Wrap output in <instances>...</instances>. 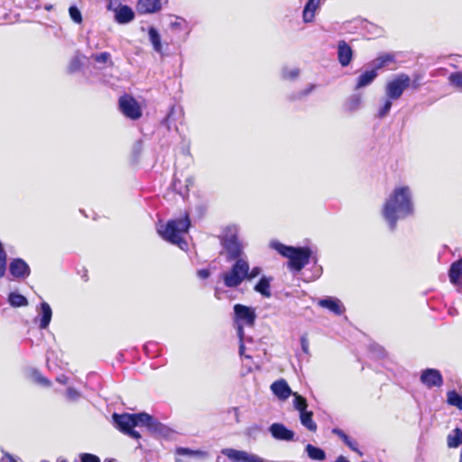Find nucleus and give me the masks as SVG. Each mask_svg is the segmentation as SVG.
Instances as JSON below:
<instances>
[{"mask_svg": "<svg viewBox=\"0 0 462 462\" xmlns=\"http://www.w3.org/2000/svg\"><path fill=\"white\" fill-rule=\"evenodd\" d=\"M234 313L236 322H244L247 326H253L256 319L254 309L243 304L234 306Z\"/></svg>", "mask_w": 462, "mask_h": 462, "instance_id": "nucleus-11", "label": "nucleus"}, {"mask_svg": "<svg viewBox=\"0 0 462 462\" xmlns=\"http://www.w3.org/2000/svg\"><path fill=\"white\" fill-rule=\"evenodd\" d=\"M362 106V97L360 94H354L349 97L347 101L345 104V109L347 112H356L361 108Z\"/></svg>", "mask_w": 462, "mask_h": 462, "instance_id": "nucleus-31", "label": "nucleus"}, {"mask_svg": "<svg viewBox=\"0 0 462 462\" xmlns=\"http://www.w3.org/2000/svg\"><path fill=\"white\" fill-rule=\"evenodd\" d=\"M393 106V99H390L386 97L383 100V105L378 108L376 117L379 119H383L386 117Z\"/></svg>", "mask_w": 462, "mask_h": 462, "instance_id": "nucleus-36", "label": "nucleus"}, {"mask_svg": "<svg viewBox=\"0 0 462 462\" xmlns=\"http://www.w3.org/2000/svg\"><path fill=\"white\" fill-rule=\"evenodd\" d=\"M40 314L41 319L39 328L41 329H46L49 327L52 317L51 308L46 301H42L40 304Z\"/></svg>", "mask_w": 462, "mask_h": 462, "instance_id": "nucleus-20", "label": "nucleus"}, {"mask_svg": "<svg viewBox=\"0 0 462 462\" xmlns=\"http://www.w3.org/2000/svg\"><path fill=\"white\" fill-rule=\"evenodd\" d=\"M220 244L226 252V259L232 262L243 258L244 248L238 239V226L236 225L226 226L219 237Z\"/></svg>", "mask_w": 462, "mask_h": 462, "instance_id": "nucleus-5", "label": "nucleus"}, {"mask_svg": "<svg viewBox=\"0 0 462 462\" xmlns=\"http://www.w3.org/2000/svg\"><path fill=\"white\" fill-rule=\"evenodd\" d=\"M394 60V55L392 53H384L376 59H374L371 62V67L373 69H375L377 72L379 69L388 66L391 62Z\"/></svg>", "mask_w": 462, "mask_h": 462, "instance_id": "nucleus-25", "label": "nucleus"}, {"mask_svg": "<svg viewBox=\"0 0 462 462\" xmlns=\"http://www.w3.org/2000/svg\"><path fill=\"white\" fill-rule=\"evenodd\" d=\"M148 36H149V40L152 45L154 51H156L158 53H162V41H161V35H160L158 30L153 26H150L148 28Z\"/></svg>", "mask_w": 462, "mask_h": 462, "instance_id": "nucleus-27", "label": "nucleus"}, {"mask_svg": "<svg viewBox=\"0 0 462 462\" xmlns=\"http://www.w3.org/2000/svg\"><path fill=\"white\" fill-rule=\"evenodd\" d=\"M305 452L312 460L323 461L326 459V452L322 448L311 444L306 445Z\"/></svg>", "mask_w": 462, "mask_h": 462, "instance_id": "nucleus-28", "label": "nucleus"}, {"mask_svg": "<svg viewBox=\"0 0 462 462\" xmlns=\"http://www.w3.org/2000/svg\"><path fill=\"white\" fill-rule=\"evenodd\" d=\"M134 19V12L133 9L126 5H122L115 12V21L119 24H125Z\"/></svg>", "mask_w": 462, "mask_h": 462, "instance_id": "nucleus-17", "label": "nucleus"}, {"mask_svg": "<svg viewBox=\"0 0 462 462\" xmlns=\"http://www.w3.org/2000/svg\"><path fill=\"white\" fill-rule=\"evenodd\" d=\"M332 432L338 436L351 450L357 452L360 456H362V452L359 451L357 442L348 437L342 430L336 428L332 430Z\"/></svg>", "mask_w": 462, "mask_h": 462, "instance_id": "nucleus-26", "label": "nucleus"}, {"mask_svg": "<svg viewBox=\"0 0 462 462\" xmlns=\"http://www.w3.org/2000/svg\"><path fill=\"white\" fill-rule=\"evenodd\" d=\"M190 220L188 214L182 217L170 219L165 225H162L157 228L160 236L171 244L177 245L180 249L184 250L188 244L182 238V236L189 231Z\"/></svg>", "mask_w": 462, "mask_h": 462, "instance_id": "nucleus-3", "label": "nucleus"}, {"mask_svg": "<svg viewBox=\"0 0 462 462\" xmlns=\"http://www.w3.org/2000/svg\"><path fill=\"white\" fill-rule=\"evenodd\" d=\"M107 2L106 9L109 11H113L114 13L117 8H119L122 4L120 0H106Z\"/></svg>", "mask_w": 462, "mask_h": 462, "instance_id": "nucleus-46", "label": "nucleus"}, {"mask_svg": "<svg viewBox=\"0 0 462 462\" xmlns=\"http://www.w3.org/2000/svg\"><path fill=\"white\" fill-rule=\"evenodd\" d=\"M271 247L276 250L283 257L288 258V267L294 272L301 271L311 258V250L310 247H295L285 245L278 241H272Z\"/></svg>", "mask_w": 462, "mask_h": 462, "instance_id": "nucleus-4", "label": "nucleus"}, {"mask_svg": "<svg viewBox=\"0 0 462 462\" xmlns=\"http://www.w3.org/2000/svg\"><path fill=\"white\" fill-rule=\"evenodd\" d=\"M57 381L62 384H66L68 383V377L62 374L57 377Z\"/></svg>", "mask_w": 462, "mask_h": 462, "instance_id": "nucleus-56", "label": "nucleus"}, {"mask_svg": "<svg viewBox=\"0 0 462 462\" xmlns=\"http://www.w3.org/2000/svg\"><path fill=\"white\" fill-rule=\"evenodd\" d=\"M112 419L116 427L124 434L134 439H140L141 434L135 427H145L153 435H167L169 429L146 412L137 413H114Z\"/></svg>", "mask_w": 462, "mask_h": 462, "instance_id": "nucleus-2", "label": "nucleus"}, {"mask_svg": "<svg viewBox=\"0 0 462 462\" xmlns=\"http://www.w3.org/2000/svg\"><path fill=\"white\" fill-rule=\"evenodd\" d=\"M107 462H113L112 460H107Z\"/></svg>", "mask_w": 462, "mask_h": 462, "instance_id": "nucleus-59", "label": "nucleus"}, {"mask_svg": "<svg viewBox=\"0 0 462 462\" xmlns=\"http://www.w3.org/2000/svg\"><path fill=\"white\" fill-rule=\"evenodd\" d=\"M6 272V263H0V279L5 276Z\"/></svg>", "mask_w": 462, "mask_h": 462, "instance_id": "nucleus-55", "label": "nucleus"}, {"mask_svg": "<svg viewBox=\"0 0 462 462\" xmlns=\"http://www.w3.org/2000/svg\"><path fill=\"white\" fill-rule=\"evenodd\" d=\"M121 113L131 120H137L142 116L139 103L130 95H124L118 100Z\"/></svg>", "mask_w": 462, "mask_h": 462, "instance_id": "nucleus-8", "label": "nucleus"}, {"mask_svg": "<svg viewBox=\"0 0 462 462\" xmlns=\"http://www.w3.org/2000/svg\"><path fill=\"white\" fill-rule=\"evenodd\" d=\"M420 382L428 388L440 387L443 384V377L438 369L427 368L421 372Z\"/></svg>", "mask_w": 462, "mask_h": 462, "instance_id": "nucleus-12", "label": "nucleus"}, {"mask_svg": "<svg viewBox=\"0 0 462 462\" xmlns=\"http://www.w3.org/2000/svg\"><path fill=\"white\" fill-rule=\"evenodd\" d=\"M42 462H48V461L43 460V461H42Z\"/></svg>", "mask_w": 462, "mask_h": 462, "instance_id": "nucleus-61", "label": "nucleus"}, {"mask_svg": "<svg viewBox=\"0 0 462 462\" xmlns=\"http://www.w3.org/2000/svg\"><path fill=\"white\" fill-rule=\"evenodd\" d=\"M371 350L374 351V354L379 358H383L385 356L384 349L381 346H379V345H372L371 346Z\"/></svg>", "mask_w": 462, "mask_h": 462, "instance_id": "nucleus-48", "label": "nucleus"}, {"mask_svg": "<svg viewBox=\"0 0 462 462\" xmlns=\"http://www.w3.org/2000/svg\"><path fill=\"white\" fill-rule=\"evenodd\" d=\"M312 417L313 412L306 410L305 411L300 413V421L301 425L308 430L316 432L318 426L317 423L313 420Z\"/></svg>", "mask_w": 462, "mask_h": 462, "instance_id": "nucleus-24", "label": "nucleus"}, {"mask_svg": "<svg viewBox=\"0 0 462 462\" xmlns=\"http://www.w3.org/2000/svg\"><path fill=\"white\" fill-rule=\"evenodd\" d=\"M31 376L35 383L42 386L51 385V382L46 377H44L37 369L32 370Z\"/></svg>", "mask_w": 462, "mask_h": 462, "instance_id": "nucleus-37", "label": "nucleus"}, {"mask_svg": "<svg viewBox=\"0 0 462 462\" xmlns=\"http://www.w3.org/2000/svg\"><path fill=\"white\" fill-rule=\"evenodd\" d=\"M0 245H2V243L0 242Z\"/></svg>", "mask_w": 462, "mask_h": 462, "instance_id": "nucleus-62", "label": "nucleus"}, {"mask_svg": "<svg viewBox=\"0 0 462 462\" xmlns=\"http://www.w3.org/2000/svg\"><path fill=\"white\" fill-rule=\"evenodd\" d=\"M447 402L449 405L462 410V396L455 390L448 391L447 393Z\"/></svg>", "mask_w": 462, "mask_h": 462, "instance_id": "nucleus-35", "label": "nucleus"}, {"mask_svg": "<svg viewBox=\"0 0 462 462\" xmlns=\"http://www.w3.org/2000/svg\"><path fill=\"white\" fill-rule=\"evenodd\" d=\"M271 390L282 401L287 400L293 393L287 382L283 379L273 382L271 385Z\"/></svg>", "mask_w": 462, "mask_h": 462, "instance_id": "nucleus-16", "label": "nucleus"}, {"mask_svg": "<svg viewBox=\"0 0 462 462\" xmlns=\"http://www.w3.org/2000/svg\"><path fill=\"white\" fill-rule=\"evenodd\" d=\"M353 58V51L350 45L345 41H339L337 44V60L342 67L350 64Z\"/></svg>", "mask_w": 462, "mask_h": 462, "instance_id": "nucleus-15", "label": "nucleus"}, {"mask_svg": "<svg viewBox=\"0 0 462 462\" xmlns=\"http://www.w3.org/2000/svg\"><path fill=\"white\" fill-rule=\"evenodd\" d=\"M249 263L246 258L235 260L231 268L220 274L224 285L227 288H236L246 280L248 274Z\"/></svg>", "mask_w": 462, "mask_h": 462, "instance_id": "nucleus-6", "label": "nucleus"}, {"mask_svg": "<svg viewBox=\"0 0 462 462\" xmlns=\"http://www.w3.org/2000/svg\"><path fill=\"white\" fill-rule=\"evenodd\" d=\"M222 454L226 456L233 462H271L255 454L234 448H225L222 450Z\"/></svg>", "mask_w": 462, "mask_h": 462, "instance_id": "nucleus-9", "label": "nucleus"}, {"mask_svg": "<svg viewBox=\"0 0 462 462\" xmlns=\"http://www.w3.org/2000/svg\"><path fill=\"white\" fill-rule=\"evenodd\" d=\"M90 58L97 63L104 64L108 67L114 66V62L111 59V54L107 51L92 54Z\"/></svg>", "mask_w": 462, "mask_h": 462, "instance_id": "nucleus-32", "label": "nucleus"}, {"mask_svg": "<svg viewBox=\"0 0 462 462\" xmlns=\"http://www.w3.org/2000/svg\"><path fill=\"white\" fill-rule=\"evenodd\" d=\"M186 24L185 20L177 17L174 22L171 23V28L176 31H181Z\"/></svg>", "mask_w": 462, "mask_h": 462, "instance_id": "nucleus-45", "label": "nucleus"}, {"mask_svg": "<svg viewBox=\"0 0 462 462\" xmlns=\"http://www.w3.org/2000/svg\"><path fill=\"white\" fill-rule=\"evenodd\" d=\"M161 8V0H139L137 3V10L141 14H153Z\"/></svg>", "mask_w": 462, "mask_h": 462, "instance_id": "nucleus-19", "label": "nucleus"}, {"mask_svg": "<svg viewBox=\"0 0 462 462\" xmlns=\"http://www.w3.org/2000/svg\"><path fill=\"white\" fill-rule=\"evenodd\" d=\"M411 85L414 89H417L419 88V84L415 81H413Z\"/></svg>", "mask_w": 462, "mask_h": 462, "instance_id": "nucleus-58", "label": "nucleus"}, {"mask_svg": "<svg viewBox=\"0 0 462 462\" xmlns=\"http://www.w3.org/2000/svg\"><path fill=\"white\" fill-rule=\"evenodd\" d=\"M300 74V69L297 68L294 69H282V78L285 79L293 80L298 78Z\"/></svg>", "mask_w": 462, "mask_h": 462, "instance_id": "nucleus-40", "label": "nucleus"}, {"mask_svg": "<svg viewBox=\"0 0 462 462\" xmlns=\"http://www.w3.org/2000/svg\"><path fill=\"white\" fill-rule=\"evenodd\" d=\"M411 78L405 74H398L385 85V95L393 100L399 99L403 92L411 86Z\"/></svg>", "mask_w": 462, "mask_h": 462, "instance_id": "nucleus-7", "label": "nucleus"}, {"mask_svg": "<svg viewBox=\"0 0 462 462\" xmlns=\"http://www.w3.org/2000/svg\"><path fill=\"white\" fill-rule=\"evenodd\" d=\"M448 277L452 284H462V257L451 263L448 270Z\"/></svg>", "mask_w": 462, "mask_h": 462, "instance_id": "nucleus-18", "label": "nucleus"}, {"mask_svg": "<svg viewBox=\"0 0 462 462\" xmlns=\"http://www.w3.org/2000/svg\"><path fill=\"white\" fill-rule=\"evenodd\" d=\"M273 277L262 276L258 282L254 285V291L265 298H270L271 293V282Z\"/></svg>", "mask_w": 462, "mask_h": 462, "instance_id": "nucleus-22", "label": "nucleus"}, {"mask_svg": "<svg viewBox=\"0 0 462 462\" xmlns=\"http://www.w3.org/2000/svg\"><path fill=\"white\" fill-rule=\"evenodd\" d=\"M300 346L301 349L304 353L309 354V340L307 338V336H301L300 337Z\"/></svg>", "mask_w": 462, "mask_h": 462, "instance_id": "nucleus-49", "label": "nucleus"}, {"mask_svg": "<svg viewBox=\"0 0 462 462\" xmlns=\"http://www.w3.org/2000/svg\"><path fill=\"white\" fill-rule=\"evenodd\" d=\"M262 272V269L258 266L253 267L251 270H248V274L246 276L247 281H251L257 277Z\"/></svg>", "mask_w": 462, "mask_h": 462, "instance_id": "nucleus-47", "label": "nucleus"}, {"mask_svg": "<svg viewBox=\"0 0 462 462\" xmlns=\"http://www.w3.org/2000/svg\"><path fill=\"white\" fill-rule=\"evenodd\" d=\"M7 300L10 306L14 308L25 307L29 303L25 296L15 291H12L8 294Z\"/></svg>", "mask_w": 462, "mask_h": 462, "instance_id": "nucleus-29", "label": "nucleus"}, {"mask_svg": "<svg viewBox=\"0 0 462 462\" xmlns=\"http://www.w3.org/2000/svg\"><path fill=\"white\" fill-rule=\"evenodd\" d=\"M449 82L456 88H462V73L454 72L448 77Z\"/></svg>", "mask_w": 462, "mask_h": 462, "instance_id": "nucleus-41", "label": "nucleus"}, {"mask_svg": "<svg viewBox=\"0 0 462 462\" xmlns=\"http://www.w3.org/2000/svg\"><path fill=\"white\" fill-rule=\"evenodd\" d=\"M321 0H308L303 9V21L310 23L315 16V11L319 6Z\"/></svg>", "mask_w": 462, "mask_h": 462, "instance_id": "nucleus-23", "label": "nucleus"}, {"mask_svg": "<svg viewBox=\"0 0 462 462\" xmlns=\"http://www.w3.org/2000/svg\"><path fill=\"white\" fill-rule=\"evenodd\" d=\"M377 76L378 72H376L375 69H371L364 71L357 78L356 89H360L371 85Z\"/></svg>", "mask_w": 462, "mask_h": 462, "instance_id": "nucleus-21", "label": "nucleus"}, {"mask_svg": "<svg viewBox=\"0 0 462 462\" xmlns=\"http://www.w3.org/2000/svg\"><path fill=\"white\" fill-rule=\"evenodd\" d=\"M0 263H7V254L3 245H0Z\"/></svg>", "mask_w": 462, "mask_h": 462, "instance_id": "nucleus-52", "label": "nucleus"}, {"mask_svg": "<svg viewBox=\"0 0 462 462\" xmlns=\"http://www.w3.org/2000/svg\"><path fill=\"white\" fill-rule=\"evenodd\" d=\"M245 344H244V341L240 342V346H239V355L241 356H245V358H251L250 356H247L245 354Z\"/></svg>", "mask_w": 462, "mask_h": 462, "instance_id": "nucleus-53", "label": "nucleus"}, {"mask_svg": "<svg viewBox=\"0 0 462 462\" xmlns=\"http://www.w3.org/2000/svg\"><path fill=\"white\" fill-rule=\"evenodd\" d=\"M69 14L71 18V20L76 23H81L82 22V15L80 10L75 6L72 5L69 8Z\"/></svg>", "mask_w": 462, "mask_h": 462, "instance_id": "nucleus-38", "label": "nucleus"}, {"mask_svg": "<svg viewBox=\"0 0 462 462\" xmlns=\"http://www.w3.org/2000/svg\"><path fill=\"white\" fill-rule=\"evenodd\" d=\"M173 113V107L171 108V111L168 113V115L166 116L165 118H163V120L162 121V124L163 125H165L168 130L171 129V126H170V120H171V114Z\"/></svg>", "mask_w": 462, "mask_h": 462, "instance_id": "nucleus-51", "label": "nucleus"}, {"mask_svg": "<svg viewBox=\"0 0 462 462\" xmlns=\"http://www.w3.org/2000/svg\"><path fill=\"white\" fill-rule=\"evenodd\" d=\"M414 206L411 190L407 186L396 187L385 199L382 215L389 228L393 231L397 222L412 216Z\"/></svg>", "mask_w": 462, "mask_h": 462, "instance_id": "nucleus-1", "label": "nucleus"}, {"mask_svg": "<svg viewBox=\"0 0 462 462\" xmlns=\"http://www.w3.org/2000/svg\"><path fill=\"white\" fill-rule=\"evenodd\" d=\"M319 306L328 310L335 315H342L346 309L341 300L336 297L327 296L323 299L319 300Z\"/></svg>", "mask_w": 462, "mask_h": 462, "instance_id": "nucleus-14", "label": "nucleus"}, {"mask_svg": "<svg viewBox=\"0 0 462 462\" xmlns=\"http://www.w3.org/2000/svg\"><path fill=\"white\" fill-rule=\"evenodd\" d=\"M81 462H100V459L97 456L90 454V453H83L80 455Z\"/></svg>", "mask_w": 462, "mask_h": 462, "instance_id": "nucleus-44", "label": "nucleus"}, {"mask_svg": "<svg viewBox=\"0 0 462 462\" xmlns=\"http://www.w3.org/2000/svg\"><path fill=\"white\" fill-rule=\"evenodd\" d=\"M197 274L199 278L205 280L210 276V271L208 269H200Z\"/></svg>", "mask_w": 462, "mask_h": 462, "instance_id": "nucleus-50", "label": "nucleus"}, {"mask_svg": "<svg viewBox=\"0 0 462 462\" xmlns=\"http://www.w3.org/2000/svg\"><path fill=\"white\" fill-rule=\"evenodd\" d=\"M462 444V430L458 428L455 429L451 434L448 436V445L449 448H457Z\"/></svg>", "mask_w": 462, "mask_h": 462, "instance_id": "nucleus-33", "label": "nucleus"}, {"mask_svg": "<svg viewBox=\"0 0 462 462\" xmlns=\"http://www.w3.org/2000/svg\"><path fill=\"white\" fill-rule=\"evenodd\" d=\"M177 454L180 456H187L190 457H196L199 459H205L208 457V453L204 450H194L189 448H177Z\"/></svg>", "mask_w": 462, "mask_h": 462, "instance_id": "nucleus-30", "label": "nucleus"}, {"mask_svg": "<svg viewBox=\"0 0 462 462\" xmlns=\"http://www.w3.org/2000/svg\"><path fill=\"white\" fill-rule=\"evenodd\" d=\"M315 88H316V85L310 84V86H308V88L300 91L297 95L293 96L291 98L292 99H300L305 96H308L315 89Z\"/></svg>", "mask_w": 462, "mask_h": 462, "instance_id": "nucleus-43", "label": "nucleus"}, {"mask_svg": "<svg viewBox=\"0 0 462 462\" xmlns=\"http://www.w3.org/2000/svg\"><path fill=\"white\" fill-rule=\"evenodd\" d=\"M291 395L293 396L292 403L294 409L297 410L300 413L305 411L308 407L306 398L298 393H293Z\"/></svg>", "mask_w": 462, "mask_h": 462, "instance_id": "nucleus-34", "label": "nucleus"}, {"mask_svg": "<svg viewBox=\"0 0 462 462\" xmlns=\"http://www.w3.org/2000/svg\"><path fill=\"white\" fill-rule=\"evenodd\" d=\"M335 462H350V461L346 457L339 456V457H337Z\"/></svg>", "mask_w": 462, "mask_h": 462, "instance_id": "nucleus-57", "label": "nucleus"}, {"mask_svg": "<svg viewBox=\"0 0 462 462\" xmlns=\"http://www.w3.org/2000/svg\"><path fill=\"white\" fill-rule=\"evenodd\" d=\"M82 67V61L79 55L74 56L69 64V71L70 73H74L76 71H79L80 68Z\"/></svg>", "mask_w": 462, "mask_h": 462, "instance_id": "nucleus-39", "label": "nucleus"}, {"mask_svg": "<svg viewBox=\"0 0 462 462\" xmlns=\"http://www.w3.org/2000/svg\"><path fill=\"white\" fill-rule=\"evenodd\" d=\"M269 431L273 438L277 440L291 441L294 439L295 436L294 431L279 422L273 423L269 427Z\"/></svg>", "mask_w": 462, "mask_h": 462, "instance_id": "nucleus-13", "label": "nucleus"}, {"mask_svg": "<svg viewBox=\"0 0 462 462\" xmlns=\"http://www.w3.org/2000/svg\"><path fill=\"white\" fill-rule=\"evenodd\" d=\"M60 462H66L65 460L60 461Z\"/></svg>", "mask_w": 462, "mask_h": 462, "instance_id": "nucleus-60", "label": "nucleus"}, {"mask_svg": "<svg viewBox=\"0 0 462 462\" xmlns=\"http://www.w3.org/2000/svg\"><path fill=\"white\" fill-rule=\"evenodd\" d=\"M9 273L14 280H24L31 274V268L22 258H14L9 263Z\"/></svg>", "mask_w": 462, "mask_h": 462, "instance_id": "nucleus-10", "label": "nucleus"}, {"mask_svg": "<svg viewBox=\"0 0 462 462\" xmlns=\"http://www.w3.org/2000/svg\"><path fill=\"white\" fill-rule=\"evenodd\" d=\"M65 394L67 400L70 402H77L81 397V393L73 387L67 388Z\"/></svg>", "mask_w": 462, "mask_h": 462, "instance_id": "nucleus-42", "label": "nucleus"}, {"mask_svg": "<svg viewBox=\"0 0 462 462\" xmlns=\"http://www.w3.org/2000/svg\"><path fill=\"white\" fill-rule=\"evenodd\" d=\"M237 335L239 337L240 342L244 341V328L241 324H238Z\"/></svg>", "mask_w": 462, "mask_h": 462, "instance_id": "nucleus-54", "label": "nucleus"}]
</instances>
